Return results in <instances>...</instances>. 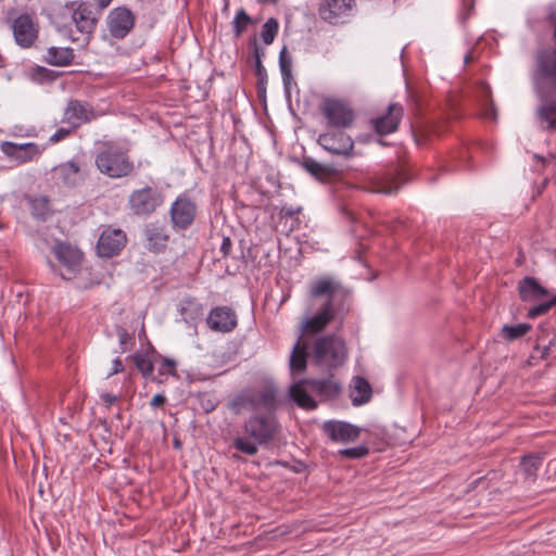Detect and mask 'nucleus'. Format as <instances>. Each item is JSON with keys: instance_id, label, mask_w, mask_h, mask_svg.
Wrapping results in <instances>:
<instances>
[{"instance_id": "nucleus-1", "label": "nucleus", "mask_w": 556, "mask_h": 556, "mask_svg": "<svg viewBox=\"0 0 556 556\" xmlns=\"http://www.w3.org/2000/svg\"><path fill=\"white\" fill-rule=\"evenodd\" d=\"M281 426L278 417L271 412H255L242 424V434L232 440V446L238 452L254 456L258 447H267L280 435Z\"/></svg>"}, {"instance_id": "nucleus-2", "label": "nucleus", "mask_w": 556, "mask_h": 556, "mask_svg": "<svg viewBox=\"0 0 556 556\" xmlns=\"http://www.w3.org/2000/svg\"><path fill=\"white\" fill-rule=\"evenodd\" d=\"M534 84L542 100L538 116L546 129L556 128V56L547 53L541 58L540 72H535Z\"/></svg>"}, {"instance_id": "nucleus-3", "label": "nucleus", "mask_w": 556, "mask_h": 556, "mask_svg": "<svg viewBox=\"0 0 556 556\" xmlns=\"http://www.w3.org/2000/svg\"><path fill=\"white\" fill-rule=\"evenodd\" d=\"M129 149L116 141H103L94 154V165L104 176L112 179L126 178L137 170Z\"/></svg>"}, {"instance_id": "nucleus-4", "label": "nucleus", "mask_w": 556, "mask_h": 556, "mask_svg": "<svg viewBox=\"0 0 556 556\" xmlns=\"http://www.w3.org/2000/svg\"><path fill=\"white\" fill-rule=\"evenodd\" d=\"M280 404L278 389L270 382L261 388H249L240 391L229 403V408L235 413L241 410H253L255 413L263 408L265 412L276 414Z\"/></svg>"}, {"instance_id": "nucleus-5", "label": "nucleus", "mask_w": 556, "mask_h": 556, "mask_svg": "<svg viewBox=\"0 0 556 556\" xmlns=\"http://www.w3.org/2000/svg\"><path fill=\"white\" fill-rule=\"evenodd\" d=\"M517 288L519 298L522 302L534 303L544 298H549L548 300L530 307L527 312L528 318H536L539 316H543L547 314L552 307L556 306V294L553 295L552 292L543 287L534 277L527 276L522 278L518 282Z\"/></svg>"}, {"instance_id": "nucleus-6", "label": "nucleus", "mask_w": 556, "mask_h": 556, "mask_svg": "<svg viewBox=\"0 0 556 556\" xmlns=\"http://www.w3.org/2000/svg\"><path fill=\"white\" fill-rule=\"evenodd\" d=\"M346 356L345 342L336 334L320 337L314 343L313 357L317 365L336 369L345 362Z\"/></svg>"}, {"instance_id": "nucleus-7", "label": "nucleus", "mask_w": 556, "mask_h": 556, "mask_svg": "<svg viewBox=\"0 0 556 556\" xmlns=\"http://www.w3.org/2000/svg\"><path fill=\"white\" fill-rule=\"evenodd\" d=\"M309 294L313 298L327 296L325 304H330L329 309L334 315L348 311L350 291L330 277L316 279L311 285Z\"/></svg>"}, {"instance_id": "nucleus-8", "label": "nucleus", "mask_w": 556, "mask_h": 556, "mask_svg": "<svg viewBox=\"0 0 556 556\" xmlns=\"http://www.w3.org/2000/svg\"><path fill=\"white\" fill-rule=\"evenodd\" d=\"M164 203L162 191L152 186L132 190L128 197V207L136 216H149Z\"/></svg>"}, {"instance_id": "nucleus-9", "label": "nucleus", "mask_w": 556, "mask_h": 556, "mask_svg": "<svg viewBox=\"0 0 556 556\" xmlns=\"http://www.w3.org/2000/svg\"><path fill=\"white\" fill-rule=\"evenodd\" d=\"M327 124L336 129H345L352 126L355 114L351 105L341 99L326 98L319 106Z\"/></svg>"}, {"instance_id": "nucleus-10", "label": "nucleus", "mask_w": 556, "mask_h": 556, "mask_svg": "<svg viewBox=\"0 0 556 556\" xmlns=\"http://www.w3.org/2000/svg\"><path fill=\"white\" fill-rule=\"evenodd\" d=\"M136 14L126 5L113 8L105 17V26L111 38L125 39L135 28Z\"/></svg>"}, {"instance_id": "nucleus-11", "label": "nucleus", "mask_w": 556, "mask_h": 556, "mask_svg": "<svg viewBox=\"0 0 556 556\" xmlns=\"http://www.w3.org/2000/svg\"><path fill=\"white\" fill-rule=\"evenodd\" d=\"M71 8L72 22L83 35V41L87 45L99 22V14L94 11L93 5L87 1H73Z\"/></svg>"}, {"instance_id": "nucleus-12", "label": "nucleus", "mask_w": 556, "mask_h": 556, "mask_svg": "<svg viewBox=\"0 0 556 556\" xmlns=\"http://www.w3.org/2000/svg\"><path fill=\"white\" fill-rule=\"evenodd\" d=\"M197 203L186 193L179 194L169 208L170 223L175 230H186L194 222Z\"/></svg>"}, {"instance_id": "nucleus-13", "label": "nucleus", "mask_w": 556, "mask_h": 556, "mask_svg": "<svg viewBox=\"0 0 556 556\" xmlns=\"http://www.w3.org/2000/svg\"><path fill=\"white\" fill-rule=\"evenodd\" d=\"M93 106L78 99H70L64 108L61 123L78 129L81 125L88 124L97 118Z\"/></svg>"}, {"instance_id": "nucleus-14", "label": "nucleus", "mask_w": 556, "mask_h": 556, "mask_svg": "<svg viewBox=\"0 0 556 556\" xmlns=\"http://www.w3.org/2000/svg\"><path fill=\"white\" fill-rule=\"evenodd\" d=\"M11 28L15 43L23 49L31 48L38 39L39 25L30 14H20L13 20Z\"/></svg>"}, {"instance_id": "nucleus-15", "label": "nucleus", "mask_w": 556, "mask_h": 556, "mask_svg": "<svg viewBox=\"0 0 556 556\" xmlns=\"http://www.w3.org/2000/svg\"><path fill=\"white\" fill-rule=\"evenodd\" d=\"M127 237L119 228L106 227L100 233L97 242V253L101 257L111 258L121 253L125 248Z\"/></svg>"}, {"instance_id": "nucleus-16", "label": "nucleus", "mask_w": 556, "mask_h": 556, "mask_svg": "<svg viewBox=\"0 0 556 556\" xmlns=\"http://www.w3.org/2000/svg\"><path fill=\"white\" fill-rule=\"evenodd\" d=\"M321 431L330 441L348 444L355 442L363 429L346 421L327 420L323 424Z\"/></svg>"}, {"instance_id": "nucleus-17", "label": "nucleus", "mask_w": 556, "mask_h": 556, "mask_svg": "<svg viewBox=\"0 0 556 556\" xmlns=\"http://www.w3.org/2000/svg\"><path fill=\"white\" fill-rule=\"evenodd\" d=\"M317 142L331 154L342 155L345 157L353 155L354 142L350 136L341 130L328 131L319 135Z\"/></svg>"}, {"instance_id": "nucleus-18", "label": "nucleus", "mask_w": 556, "mask_h": 556, "mask_svg": "<svg viewBox=\"0 0 556 556\" xmlns=\"http://www.w3.org/2000/svg\"><path fill=\"white\" fill-rule=\"evenodd\" d=\"M1 151L17 165L33 162L39 159L43 149L35 142L15 143L12 141H3Z\"/></svg>"}, {"instance_id": "nucleus-19", "label": "nucleus", "mask_w": 556, "mask_h": 556, "mask_svg": "<svg viewBox=\"0 0 556 556\" xmlns=\"http://www.w3.org/2000/svg\"><path fill=\"white\" fill-rule=\"evenodd\" d=\"M206 324L215 332L228 333L236 329L238 317L230 306H215L210 311Z\"/></svg>"}, {"instance_id": "nucleus-20", "label": "nucleus", "mask_w": 556, "mask_h": 556, "mask_svg": "<svg viewBox=\"0 0 556 556\" xmlns=\"http://www.w3.org/2000/svg\"><path fill=\"white\" fill-rule=\"evenodd\" d=\"M353 3L354 0H323L318 8V15L329 24H339L351 11Z\"/></svg>"}, {"instance_id": "nucleus-21", "label": "nucleus", "mask_w": 556, "mask_h": 556, "mask_svg": "<svg viewBox=\"0 0 556 556\" xmlns=\"http://www.w3.org/2000/svg\"><path fill=\"white\" fill-rule=\"evenodd\" d=\"M403 116V106L400 103H391L387 112L371 119L375 131L379 135H389L394 132Z\"/></svg>"}, {"instance_id": "nucleus-22", "label": "nucleus", "mask_w": 556, "mask_h": 556, "mask_svg": "<svg viewBox=\"0 0 556 556\" xmlns=\"http://www.w3.org/2000/svg\"><path fill=\"white\" fill-rule=\"evenodd\" d=\"M52 252L70 275H75L79 270L83 254L78 249L67 242H56L52 248Z\"/></svg>"}, {"instance_id": "nucleus-23", "label": "nucleus", "mask_w": 556, "mask_h": 556, "mask_svg": "<svg viewBox=\"0 0 556 556\" xmlns=\"http://www.w3.org/2000/svg\"><path fill=\"white\" fill-rule=\"evenodd\" d=\"M147 248L153 253H162L166 250L169 235L166 227L159 222L150 223L144 228Z\"/></svg>"}, {"instance_id": "nucleus-24", "label": "nucleus", "mask_w": 556, "mask_h": 556, "mask_svg": "<svg viewBox=\"0 0 556 556\" xmlns=\"http://www.w3.org/2000/svg\"><path fill=\"white\" fill-rule=\"evenodd\" d=\"M178 312L185 323L195 325L204 314V306L195 298L186 296L178 305Z\"/></svg>"}, {"instance_id": "nucleus-25", "label": "nucleus", "mask_w": 556, "mask_h": 556, "mask_svg": "<svg viewBox=\"0 0 556 556\" xmlns=\"http://www.w3.org/2000/svg\"><path fill=\"white\" fill-rule=\"evenodd\" d=\"M399 189V177L393 173L377 176L366 186V190L372 193L393 194Z\"/></svg>"}, {"instance_id": "nucleus-26", "label": "nucleus", "mask_w": 556, "mask_h": 556, "mask_svg": "<svg viewBox=\"0 0 556 556\" xmlns=\"http://www.w3.org/2000/svg\"><path fill=\"white\" fill-rule=\"evenodd\" d=\"M475 97L480 103L483 116L490 119H495L496 108L492 99L491 87L485 81H479L476 84Z\"/></svg>"}, {"instance_id": "nucleus-27", "label": "nucleus", "mask_w": 556, "mask_h": 556, "mask_svg": "<svg viewBox=\"0 0 556 556\" xmlns=\"http://www.w3.org/2000/svg\"><path fill=\"white\" fill-rule=\"evenodd\" d=\"M264 55L263 49L257 45L256 40L252 42V58L254 60V73L257 77L256 89L260 97L265 96L267 85V72L262 63Z\"/></svg>"}, {"instance_id": "nucleus-28", "label": "nucleus", "mask_w": 556, "mask_h": 556, "mask_svg": "<svg viewBox=\"0 0 556 556\" xmlns=\"http://www.w3.org/2000/svg\"><path fill=\"white\" fill-rule=\"evenodd\" d=\"M330 304H324L321 309L313 317L307 318L302 330L304 332L317 333L323 331L334 318L333 312L329 309Z\"/></svg>"}, {"instance_id": "nucleus-29", "label": "nucleus", "mask_w": 556, "mask_h": 556, "mask_svg": "<svg viewBox=\"0 0 556 556\" xmlns=\"http://www.w3.org/2000/svg\"><path fill=\"white\" fill-rule=\"evenodd\" d=\"M372 396V389L367 379L361 376L353 378V386L351 390V401L354 406H361L370 401Z\"/></svg>"}, {"instance_id": "nucleus-30", "label": "nucleus", "mask_w": 556, "mask_h": 556, "mask_svg": "<svg viewBox=\"0 0 556 556\" xmlns=\"http://www.w3.org/2000/svg\"><path fill=\"white\" fill-rule=\"evenodd\" d=\"M306 386L313 392L317 393L321 397L332 399L336 397L340 392V386L331 378L326 379H304Z\"/></svg>"}, {"instance_id": "nucleus-31", "label": "nucleus", "mask_w": 556, "mask_h": 556, "mask_svg": "<svg viewBox=\"0 0 556 556\" xmlns=\"http://www.w3.org/2000/svg\"><path fill=\"white\" fill-rule=\"evenodd\" d=\"M31 216L37 220L46 222L53 213L48 195L28 197Z\"/></svg>"}, {"instance_id": "nucleus-32", "label": "nucleus", "mask_w": 556, "mask_h": 556, "mask_svg": "<svg viewBox=\"0 0 556 556\" xmlns=\"http://www.w3.org/2000/svg\"><path fill=\"white\" fill-rule=\"evenodd\" d=\"M305 386L304 379L291 386L289 391L290 397L301 408L315 409L317 402L309 395Z\"/></svg>"}, {"instance_id": "nucleus-33", "label": "nucleus", "mask_w": 556, "mask_h": 556, "mask_svg": "<svg viewBox=\"0 0 556 556\" xmlns=\"http://www.w3.org/2000/svg\"><path fill=\"white\" fill-rule=\"evenodd\" d=\"M300 165L320 181L329 179L334 174V169L331 166L321 164L311 156H303L300 161Z\"/></svg>"}, {"instance_id": "nucleus-34", "label": "nucleus", "mask_w": 556, "mask_h": 556, "mask_svg": "<svg viewBox=\"0 0 556 556\" xmlns=\"http://www.w3.org/2000/svg\"><path fill=\"white\" fill-rule=\"evenodd\" d=\"M74 56L72 48L50 47L47 50L45 62L53 66H66L72 64Z\"/></svg>"}, {"instance_id": "nucleus-35", "label": "nucleus", "mask_w": 556, "mask_h": 556, "mask_svg": "<svg viewBox=\"0 0 556 556\" xmlns=\"http://www.w3.org/2000/svg\"><path fill=\"white\" fill-rule=\"evenodd\" d=\"M307 364V348L300 336L292 349L290 356V369L292 372H303Z\"/></svg>"}, {"instance_id": "nucleus-36", "label": "nucleus", "mask_w": 556, "mask_h": 556, "mask_svg": "<svg viewBox=\"0 0 556 556\" xmlns=\"http://www.w3.org/2000/svg\"><path fill=\"white\" fill-rule=\"evenodd\" d=\"M443 131L440 124L432 122H425L413 129L415 142L418 146L426 144L432 137L439 136Z\"/></svg>"}, {"instance_id": "nucleus-37", "label": "nucleus", "mask_w": 556, "mask_h": 556, "mask_svg": "<svg viewBox=\"0 0 556 556\" xmlns=\"http://www.w3.org/2000/svg\"><path fill=\"white\" fill-rule=\"evenodd\" d=\"M135 367L139 370L143 378L150 379L153 382L163 383L162 378L154 376L153 361L144 353H136L131 356Z\"/></svg>"}, {"instance_id": "nucleus-38", "label": "nucleus", "mask_w": 556, "mask_h": 556, "mask_svg": "<svg viewBox=\"0 0 556 556\" xmlns=\"http://www.w3.org/2000/svg\"><path fill=\"white\" fill-rule=\"evenodd\" d=\"M279 67L282 76L283 87L289 91L292 80V58L285 46L279 53Z\"/></svg>"}, {"instance_id": "nucleus-39", "label": "nucleus", "mask_w": 556, "mask_h": 556, "mask_svg": "<svg viewBox=\"0 0 556 556\" xmlns=\"http://www.w3.org/2000/svg\"><path fill=\"white\" fill-rule=\"evenodd\" d=\"M531 325L521 323L517 325H504L501 329L500 336L502 339L511 342L525 337L530 330Z\"/></svg>"}, {"instance_id": "nucleus-40", "label": "nucleus", "mask_w": 556, "mask_h": 556, "mask_svg": "<svg viewBox=\"0 0 556 556\" xmlns=\"http://www.w3.org/2000/svg\"><path fill=\"white\" fill-rule=\"evenodd\" d=\"M542 465V457L539 454H529L521 458L520 467L528 477H535Z\"/></svg>"}, {"instance_id": "nucleus-41", "label": "nucleus", "mask_w": 556, "mask_h": 556, "mask_svg": "<svg viewBox=\"0 0 556 556\" xmlns=\"http://www.w3.org/2000/svg\"><path fill=\"white\" fill-rule=\"evenodd\" d=\"M56 169L65 185H74L75 177L79 174L80 170L78 164L73 161L61 164Z\"/></svg>"}, {"instance_id": "nucleus-42", "label": "nucleus", "mask_w": 556, "mask_h": 556, "mask_svg": "<svg viewBox=\"0 0 556 556\" xmlns=\"http://www.w3.org/2000/svg\"><path fill=\"white\" fill-rule=\"evenodd\" d=\"M279 24L276 18H268L261 30V38L265 45H270L275 40V37L278 34Z\"/></svg>"}, {"instance_id": "nucleus-43", "label": "nucleus", "mask_w": 556, "mask_h": 556, "mask_svg": "<svg viewBox=\"0 0 556 556\" xmlns=\"http://www.w3.org/2000/svg\"><path fill=\"white\" fill-rule=\"evenodd\" d=\"M251 23L252 20L249 14L243 9H240L233 20V30L236 37H240Z\"/></svg>"}, {"instance_id": "nucleus-44", "label": "nucleus", "mask_w": 556, "mask_h": 556, "mask_svg": "<svg viewBox=\"0 0 556 556\" xmlns=\"http://www.w3.org/2000/svg\"><path fill=\"white\" fill-rule=\"evenodd\" d=\"M369 454V448L366 445H358L355 447H348L339 451V455L349 459H361Z\"/></svg>"}, {"instance_id": "nucleus-45", "label": "nucleus", "mask_w": 556, "mask_h": 556, "mask_svg": "<svg viewBox=\"0 0 556 556\" xmlns=\"http://www.w3.org/2000/svg\"><path fill=\"white\" fill-rule=\"evenodd\" d=\"M176 361L167 357H163L162 362L157 368L159 375L155 376L156 378H162L163 382L167 378V376H176Z\"/></svg>"}, {"instance_id": "nucleus-46", "label": "nucleus", "mask_w": 556, "mask_h": 556, "mask_svg": "<svg viewBox=\"0 0 556 556\" xmlns=\"http://www.w3.org/2000/svg\"><path fill=\"white\" fill-rule=\"evenodd\" d=\"M116 334L121 346V352L127 351L129 344H134V337L123 327L116 326Z\"/></svg>"}, {"instance_id": "nucleus-47", "label": "nucleus", "mask_w": 556, "mask_h": 556, "mask_svg": "<svg viewBox=\"0 0 556 556\" xmlns=\"http://www.w3.org/2000/svg\"><path fill=\"white\" fill-rule=\"evenodd\" d=\"M76 130H77L76 128H73V126H68V125L66 127H61L49 138V141L51 143H58V142L68 138Z\"/></svg>"}, {"instance_id": "nucleus-48", "label": "nucleus", "mask_w": 556, "mask_h": 556, "mask_svg": "<svg viewBox=\"0 0 556 556\" xmlns=\"http://www.w3.org/2000/svg\"><path fill=\"white\" fill-rule=\"evenodd\" d=\"M232 242L229 237L224 236L223 241L219 248V253L222 255V258H226L231 251Z\"/></svg>"}, {"instance_id": "nucleus-49", "label": "nucleus", "mask_w": 556, "mask_h": 556, "mask_svg": "<svg viewBox=\"0 0 556 556\" xmlns=\"http://www.w3.org/2000/svg\"><path fill=\"white\" fill-rule=\"evenodd\" d=\"M546 20L552 27H556V2L547 7Z\"/></svg>"}, {"instance_id": "nucleus-50", "label": "nucleus", "mask_w": 556, "mask_h": 556, "mask_svg": "<svg viewBox=\"0 0 556 556\" xmlns=\"http://www.w3.org/2000/svg\"><path fill=\"white\" fill-rule=\"evenodd\" d=\"M165 403H166V397L163 394H155L152 397L150 405H151V407L156 408V407L164 405Z\"/></svg>"}, {"instance_id": "nucleus-51", "label": "nucleus", "mask_w": 556, "mask_h": 556, "mask_svg": "<svg viewBox=\"0 0 556 556\" xmlns=\"http://www.w3.org/2000/svg\"><path fill=\"white\" fill-rule=\"evenodd\" d=\"M122 371H124V365H123L121 358H115L113 361L112 371L109 374V376L119 374Z\"/></svg>"}, {"instance_id": "nucleus-52", "label": "nucleus", "mask_w": 556, "mask_h": 556, "mask_svg": "<svg viewBox=\"0 0 556 556\" xmlns=\"http://www.w3.org/2000/svg\"><path fill=\"white\" fill-rule=\"evenodd\" d=\"M301 208H292V207H286L283 206L280 211L281 216H288L293 217L294 215L299 214Z\"/></svg>"}, {"instance_id": "nucleus-53", "label": "nucleus", "mask_w": 556, "mask_h": 556, "mask_svg": "<svg viewBox=\"0 0 556 556\" xmlns=\"http://www.w3.org/2000/svg\"><path fill=\"white\" fill-rule=\"evenodd\" d=\"M101 400L103 401V403H105L106 406H111L116 402L117 397L110 393H103L101 395Z\"/></svg>"}, {"instance_id": "nucleus-54", "label": "nucleus", "mask_w": 556, "mask_h": 556, "mask_svg": "<svg viewBox=\"0 0 556 556\" xmlns=\"http://www.w3.org/2000/svg\"><path fill=\"white\" fill-rule=\"evenodd\" d=\"M100 10L105 9L112 2V0H94Z\"/></svg>"}, {"instance_id": "nucleus-55", "label": "nucleus", "mask_w": 556, "mask_h": 556, "mask_svg": "<svg viewBox=\"0 0 556 556\" xmlns=\"http://www.w3.org/2000/svg\"><path fill=\"white\" fill-rule=\"evenodd\" d=\"M554 343H555V342H554V340H551V341H549V343H548V345L544 346L543 352H542V358H546V357H547L548 352H549V349H551V346H552Z\"/></svg>"}, {"instance_id": "nucleus-56", "label": "nucleus", "mask_w": 556, "mask_h": 556, "mask_svg": "<svg viewBox=\"0 0 556 556\" xmlns=\"http://www.w3.org/2000/svg\"><path fill=\"white\" fill-rule=\"evenodd\" d=\"M468 15H469V10H467L466 13L460 16L462 22H465L468 18Z\"/></svg>"}, {"instance_id": "nucleus-57", "label": "nucleus", "mask_w": 556, "mask_h": 556, "mask_svg": "<svg viewBox=\"0 0 556 556\" xmlns=\"http://www.w3.org/2000/svg\"><path fill=\"white\" fill-rule=\"evenodd\" d=\"M260 3H276L277 0H257Z\"/></svg>"}, {"instance_id": "nucleus-58", "label": "nucleus", "mask_w": 556, "mask_h": 556, "mask_svg": "<svg viewBox=\"0 0 556 556\" xmlns=\"http://www.w3.org/2000/svg\"><path fill=\"white\" fill-rule=\"evenodd\" d=\"M4 65H5L4 59H3V56L0 54V68H1V67H4Z\"/></svg>"}, {"instance_id": "nucleus-59", "label": "nucleus", "mask_w": 556, "mask_h": 556, "mask_svg": "<svg viewBox=\"0 0 556 556\" xmlns=\"http://www.w3.org/2000/svg\"><path fill=\"white\" fill-rule=\"evenodd\" d=\"M174 444L176 447H180V442L178 440H175Z\"/></svg>"}, {"instance_id": "nucleus-60", "label": "nucleus", "mask_w": 556, "mask_h": 556, "mask_svg": "<svg viewBox=\"0 0 556 556\" xmlns=\"http://www.w3.org/2000/svg\"><path fill=\"white\" fill-rule=\"evenodd\" d=\"M469 59H470V55H469V54H468V55H466V56H465V62L467 63V62L469 61Z\"/></svg>"}, {"instance_id": "nucleus-61", "label": "nucleus", "mask_w": 556, "mask_h": 556, "mask_svg": "<svg viewBox=\"0 0 556 556\" xmlns=\"http://www.w3.org/2000/svg\"><path fill=\"white\" fill-rule=\"evenodd\" d=\"M3 0H0V2H2Z\"/></svg>"}]
</instances>
